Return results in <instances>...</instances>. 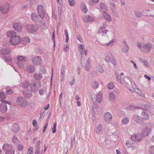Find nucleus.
<instances>
[{"label":"nucleus","mask_w":154,"mask_h":154,"mask_svg":"<svg viewBox=\"0 0 154 154\" xmlns=\"http://www.w3.org/2000/svg\"><path fill=\"white\" fill-rule=\"evenodd\" d=\"M57 123L55 122L53 125V127L52 129V132L53 133H55L56 131Z\"/></svg>","instance_id":"864d4df0"},{"label":"nucleus","mask_w":154,"mask_h":154,"mask_svg":"<svg viewBox=\"0 0 154 154\" xmlns=\"http://www.w3.org/2000/svg\"><path fill=\"white\" fill-rule=\"evenodd\" d=\"M109 97L110 101H114L115 99V96L114 93L112 92L110 93L109 94Z\"/></svg>","instance_id":"f704fd0d"},{"label":"nucleus","mask_w":154,"mask_h":154,"mask_svg":"<svg viewBox=\"0 0 154 154\" xmlns=\"http://www.w3.org/2000/svg\"><path fill=\"white\" fill-rule=\"evenodd\" d=\"M31 19L35 22H38L39 21V18L37 14L34 13H32L31 15Z\"/></svg>","instance_id":"4be33fe9"},{"label":"nucleus","mask_w":154,"mask_h":154,"mask_svg":"<svg viewBox=\"0 0 154 154\" xmlns=\"http://www.w3.org/2000/svg\"><path fill=\"white\" fill-rule=\"evenodd\" d=\"M7 35L10 37V41L13 45H18L21 42L20 37L17 35L16 32L14 31L10 30L7 32Z\"/></svg>","instance_id":"f257e3e1"},{"label":"nucleus","mask_w":154,"mask_h":154,"mask_svg":"<svg viewBox=\"0 0 154 154\" xmlns=\"http://www.w3.org/2000/svg\"><path fill=\"white\" fill-rule=\"evenodd\" d=\"M40 144V141H38L36 144L35 149L36 151L35 152V154H40V148L39 146Z\"/></svg>","instance_id":"a878e982"},{"label":"nucleus","mask_w":154,"mask_h":154,"mask_svg":"<svg viewBox=\"0 0 154 154\" xmlns=\"http://www.w3.org/2000/svg\"><path fill=\"white\" fill-rule=\"evenodd\" d=\"M22 85L23 87L24 88H27L29 87V86L30 85V82L28 81H23L22 83Z\"/></svg>","instance_id":"c9c22d12"},{"label":"nucleus","mask_w":154,"mask_h":154,"mask_svg":"<svg viewBox=\"0 0 154 154\" xmlns=\"http://www.w3.org/2000/svg\"><path fill=\"white\" fill-rule=\"evenodd\" d=\"M26 28L28 32L32 33L33 31H37L39 28V26L37 24L27 25Z\"/></svg>","instance_id":"423d86ee"},{"label":"nucleus","mask_w":154,"mask_h":154,"mask_svg":"<svg viewBox=\"0 0 154 154\" xmlns=\"http://www.w3.org/2000/svg\"><path fill=\"white\" fill-rule=\"evenodd\" d=\"M12 148V146L10 144L8 143L4 144L3 146V149L5 152L11 149Z\"/></svg>","instance_id":"5701e85b"},{"label":"nucleus","mask_w":154,"mask_h":154,"mask_svg":"<svg viewBox=\"0 0 154 154\" xmlns=\"http://www.w3.org/2000/svg\"><path fill=\"white\" fill-rule=\"evenodd\" d=\"M129 121V119L128 118L125 117L123 118L122 120V123L124 125L127 124Z\"/></svg>","instance_id":"58836bf2"},{"label":"nucleus","mask_w":154,"mask_h":154,"mask_svg":"<svg viewBox=\"0 0 154 154\" xmlns=\"http://www.w3.org/2000/svg\"><path fill=\"white\" fill-rule=\"evenodd\" d=\"M14 150L12 148L5 152L6 154H14Z\"/></svg>","instance_id":"680f3d73"},{"label":"nucleus","mask_w":154,"mask_h":154,"mask_svg":"<svg viewBox=\"0 0 154 154\" xmlns=\"http://www.w3.org/2000/svg\"><path fill=\"white\" fill-rule=\"evenodd\" d=\"M1 51L2 54L6 55L10 53V50L9 48H4L2 49Z\"/></svg>","instance_id":"c756f323"},{"label":"nucleus","mask_w":154,"mask_h":154,"mask_svg":"<svg viewBox=\"0 0 154 154\" xmlns=\"http://www.w3.org/2000/svg\"><path fill=\"white\" fill-rule=\"evenodd\" d=\"M143 137L141 134H134L131 136V139L136 142L141 141Z\"/></svg>","instance_id":"0eeeda50"},{"label":"nucleus","mask_w":154,"mask_h":154,"mask_svg":"<svg viewBox=\"0 0 154 154\" xmlns=\"http://www.w3.org/2000/svg\"><path fill=\"white\" fill-rule=\"evenodd\" d=\"M135 109V107L132 105H130L128 106H127L126 108V109L128 110H133Z\"/></svg>","instance_id":"6e6d98bb"},{"label":"nucleus","mask_w":154,"mask_h":154,"mask_svg":"<svg viewBox=\"0 0 154 154\" xmlns=\"http://www.w3.org/2000/svg\"><path fill=\"white\" fill-rule=\"evenodd\" d=\"M32 61L34 65H41L42 63L41 57L38 56H35L33 57Z\"/></svg>","instance_id":"6e6552de"},{"label":"nucleus","mask_w":154,"mask_h":154,"mask_svg":"<svg viewBox=\"0 0 154 154\" xmlns=\"http://www.w3.org/2000/svg\"><path fill=\"white\" fill-rule=\"evenodd\" d=\"M91 85L93 89H97L99 87V83L98 81H92L91 83Z\"/></svg>","instance_id":"cd10ccee"},{"label":"nucleus","mask_w":154,"mask_h":154,"mask_svg":"<svg viewBox=\"0 0 154 154\" xmlns=\"http://www.w3.org/2000/svg\"><path fill=\"white\" fill-rule=\"evenodd\" d=\"M153 126V124L152 122H149L147 124L146 127L143 128L141 131V135L143 137H146L149 134Z\"/></svg>","instance_id":"f03ea898"},{"label":"nucleus","mask_w":154,"mask_h":154,"mask_svg":"<svg viewBox=\"0 0 154 154\" xmlns=\"http://www.w3.org/2000/svg\"><path fill=\"white\" fill-rule=\"evenodd\" d=\"M79 48L80 50V52L81 54L82 55V53L85 49L84 47L82 44H80L79 45Z\"/></svg>","instance_id":"603ef678"},{"label":"nucleus","mask_w":154,"mask_h":154,"mask_svg":"<svg viewBox=\"0 0 154 154\" xmlns=\"http://www.w3.org/2000/svg\"><path fill=\"white\" fill-rule=\"evenodd\" d=\"M57 7L58 13L59 14L61 15V11L62 8V0H61L60 1V2L58 4Z\"/></svg>","instance_id":"2f4dec72"},{"label":"nucleus","mask_w":154,"mask_h":154,"mask_svg":"<svg viewBox=\"0 0 154 154\" xmlns=\"http://www.w3.org/2000/svg\"><path fill=\"white\" fill-rule=\"evenodd\" d=\"M0 97L2 99H5L6 98L5 94L3 92H0Z\"/></svg>","instance_id":"774afa93"},{"label":"nucleus","mask_w":154,"mask_h":154,"mask_svg":"<svg viewBox=\"0 0 154 154\" xmlns=\"http://www.w3.org/2000/svg\"><path fill=\"white\" fill-rule=\"evenodd\" d=\"M10 5L8 3L5 4L3 6H2V12L3 14H6L8 11L10 7Z\"/></svg>","instance_id":"2eb2a0df"},{"label":"nucleus","mask_w":154,"mask_h":154,"mask_svg":"<svg viewBox=\"0 0 154 154\" xmlns=\"http://www.w3.org/2000/svg\"><path fill=\"white\" fill-rule=\"evenodd\" d=\"M12 141L13 142L16 144H18L19 143V141L17 137L14 136L12 138Z\"/></svg>","instance_id":"37998d69"},{"label":"nucleus","mask_w":154,"mask_h":154,"mask_svg":"<svg viewBox=\"0 0 154 154\" xmlns=\"http://www.w3.org/2000/svg\"><path fill=\"white\" fill-rule=\"evenodd\" d=\"M1 102L2 103L0 104V111L2 112L5 113L7 109V105L2 102Z\"/></svg>","instance_id":"dca6fc26"},{"label":"nucleus","mask_w":154,"mask_h":154,"mask_svg":"<svg viewBox=\"0 0 154 154\" xmlns=\"http://www.w3.org/2000/svg\"><path fill=\"white\" fill-rule=\"evenodd\" d=\"M141 117L143 120H147L149 119V116L148 113L146 111H143L141 113Z\"/></svg>","instance_id":"6ab92c4d"},{"label":"nucleus","mask_w":154,"mask_h":154,"mask_svg":"<svg viewBox=\"0 0 154 154\" xmlns=\"http://www.w3.org/2000/svg\"><path fill=\"white\" fill-rule=\"evenodd\" d=\"M34 77L35 80H39L42 78V76L41 74L36 73L34 74Z\"/></svg>","instance_id":"72a5a7b5"},{"label":"nucleus","mask_w":154,"mask_h":154,"mask_svg":"<svg viewBox=\"0 0 154 154\" xmlns=\"http://www.w3.org/2000/svg\"><path fill=\"white\" fill-rule=\"evenodd\" d=\"M65 34L66 35V42L67 43L68 42L69 37V34L67 31V30L66 29H65L64 31Z\"/></svg>","instance_id":"a18cd8bd"},{"label":"nucleus","mask_w":154,"mask_h":154,"mask_svg":"<svg viewBox=\"0 0 154 154\" xmlns=\"http://www.w3.org/2000/svg\"><path fill=\"white\" fill-rule=\"evenodd\" d=\"M115 75L116 76V79L118 82L119 83H121L122 81L121 80V77L119 76V74L117 72H116L115 73Z\"/></svg>","instance_id":"49530a36"},{"label":"nucleus","mask_w":154,"mask_h":154,"mask_svg":"<svg viewBox=\"0 0 154 154\" xmlns=\"http://www.w3.org/2000/svg\"><path fill=\"white\" fill-rule=\"evenodd\" d=\"M82 19L84 22L85 23L93 22L95 20V18L94 17L89 15H87L84 17Z\"/></svg>","instance_id":"f8f14e48"},{"label":"nucleus","mask_w":154,"mask_h":154,"mask_svg":"<svg viewBox=\"0 0 154 154\" xmlns=\"http://www.w3.org/2000/svg\"><path fill=\"white\" fill-rule=\"evenodd\" d=\"M110 61L115 66L116 65V62L114 57L111 56Z\"/></svg>","instance_id":"8fccbe9b"},{"label":"nucleus","mask_w":154,"mask_h":154,"mask_svg":"<svg viewBox=\"0 0 154 154\" xmlns=\"http://www.w3.org/2000/svg\"><path fill=\"white\" fill-rule=\"evenodd\" d=\"M126 146L128 148L132 147L133 143L129 141H128L126 143Z\"/></svg>","instance_id":"5fc2aeb1"},{"label":"nucleus","mask_w":154,"mask_h":154,"mask_svg":"<svg viewBox=\"0 0 154 154\" xmlns=\"http://www.w3.org/2000/svg\"><path fill=\"white\" fill-rule=\"evenodd\" d=\"M112 116L109 112H106L104 115V119L106 122H109L111 121Z\"/></svg>","instance_id":"4468645a"},{"label":"nucleus","mask_w":154,"mask_h":154,"mask_svg":"<svg viewBox=\"0 0 154 154\" xmlns=\"http://www.w3.org/2000/svg\"><path fill=\"white\" fill-rule=\"evenodd\" d=\"M107 31L104 27L100 26L98 32L99 34H100L102 35H103L106 33Z\"/></svg>","instance_id":"bb28decb"},{"label":"nucleus","mask_w":154,"mask_h":154,"mask_svg":"<svg viewBox=\"0 0 154 154\" xmlns=\"http://www.w3.org/2000/svg\"><path fill=\"white\" fill-rule=\"evenodd\" d=\"M17 64L20 68H23L24 67V65L22 62L18 61L17 62Z\"/></svg>","instance_id":"4d7b16f0"},{"label":"nucleus","mask_w":154,"mask_h":154,"mask_svg":"<svg viewBox=\"0 0 154 154\" xmlns=\"http://www.w3.org/2000/svg\"><path fill=\"white\" fill-rule=\"evenodd\" d=\"M11 129L15 133H17L20 130L19 125L16 123L13 124L11 127Z\"/></svg>","instance_id":"aec40b11"},{"label":"nucleus","mask_w":154,"mask_h":154,"mask_svg":"<svg viewBox=\"0 0 154 154\" xmlns=\"http://www.w3.org/2000/svg\"><path fill=\"white\" fill-rule=\"evenodd\" d=\"M21 43L24 45H26L30 42V39L28 37H26L21 40Z\"/></svg>","instance_id":"c85d7f7f"},{"label":"nucleus","mask_w":154,"mask_h":154,"mask_svg":"<svg viewBox=\"0 0 154 154\" xmlns=\"http://www.w3.org/2000/svg\"><path fill=\"white\" fill-rule=\"evenodd\" d=\"M32 125L35 128V129L33 130V131L35 132V131L38 128L37 125V123L35 119H34L33 120Z\"/></svg>","instance_id":"4c0bfd02"},{"label":"nucleus","mask_w":154,"mask_h":154,"mask_svg":"<svg viewBox=\"0 0 154 154\" xmlns=\"http://www.w3.org/2000/svg\"><path fill=\"white\" fill-rule=\"evenodd\" d=\"M114 87V85L113 84L112 82L109 83L107 86L108 88L109 89H113Z\"/></svg>","instance_id":"bf43d9fd"},{"label":"nucleus","mask_w":154,"mask_h":154,"mask_svg":"<svg viewBox=\"0 0 154 154\" xmlns=\"http://www.w3.org/2000/svg\"><path fill=\"white\" fill-rule=\"evenodd\" d=\"M68 2L69 5L71 6H73L75 4V0H69Z\"/></svg>","instance_id":"09e8293b"},{"label":"nucleus","mask_w":154,"mask_h":154,"mask_svg":"<svg viewBox=\"0 0 154 154\" xmlns=\"http://www.w3.org/2000/svg\"><path fill=\"white\" fill-rule=\"evenodd\" d=\"M33 148L32 147H30L29 149L27 154H32L33 153Z\"/></svg>","instance_id":"338daca9"},{"label":"nucleus","mask_w":154,"mask_h":154,"mask_svg":"<svg viewBox=\"0 0 154 154\" xmlns=\"http://www.w3.org/2000/svg\"><path fill=\"white\" fill-rule=\"evenodd\" d=\"M148 151L151 154H154V146H150L149 148Z\"/></svg>","instance_id":"ea45409f"},{"label":"nucleus","mask_w":154,"mask_h":154,"mask_svg":"<svg viewBox=\"0 0 154 154\" xmlns=\"http://www.w3.org/2000/svg\"><path fill=\"white\" fill-rule=\"evenodd\" d=\"M39 25L43 29H45L47 28V26L45 25V23L42 21H40Z\"/></svg>","instance_id":"79ce46f5"},{"label":"nucleus","mask_w":154,"mask_h":154,"mask_svg":"<svg viewBox=\"0 0 154 154\" xmlns=\"http://www.w3.org/2000/svg\"><path fill=\"white\" fill-rule=\"evenodd\" d=\"M13 26L14 30L17 32H21L22 30V26L19 23L14 22L13 24Z\"/></svg>","instance_id":"9b49d317"},{"label":"nucleus","mask_w":154,"mask_h":154,"mask_svg":"<svg viewBox=\"0 0 154 154\" xmlns=\"http://www.w3.org/2000/svg\"><path fill=\"white\" fill-rule=\"evenodd\" d=\"M65 65H62L61 67L60 73L61 75H64L65 74Z\"/></svg>","instance_id":"3c124183"},{"label":"nucleus","mask_w":154,"mask_h":154,"mask_svg":"<svg viewBox=\"0 0 154 154\" xmlns=\"http://www.w3.org/2000/svg\"><path fill=\"white\" fill-rule=\"evenodd\" d=\"M121 51L123 52L126 53L128 52L129 49V46L127 44V42L123 41L122 42V45L121 46Z\"/></svg>","instance_id":"9d476101"},{"label":"nucleus","mask_w":154,"mask_h":154,"mask_svg":"<svg viewBox=\"0 0 154 154\" xmlns=\"http://www.w3.org/2000/svg\"><path fill=\"white\" fill-rule=\"evenodd\" d=\"M37 10L39 16L42 19H43L45 15L46 11L44 7L42 5H39L37 6Z\"/></svg>","instance_id":"20e7f679"},{"label":"nucleus","mask_w":154,"mask_h":154,"mask_svg":"<svg viewBox=\"0 0 154 154\" xmlns=\"http://www.w3.org/2000/svg\"><path fill=\"white\" fill-rule=\"evenodd\" d=\"M151 45L150 44H146L144 45V47L149 50L151 48Z\"/></svg>","instance_id":"13d9d810"},{"label":"nucleus","mask_w":154,"mask_h":154,"mask_svg":"<svg viewBox=\"0 0 154 154\" xmlns=\"http://www.w3.org/2000/svg\"><path fill=\"white\" fill-rule=\"evenodd\" d=\"M134 13L135 15L138 17H140L142 16L141 13L138 11L135 10Z\"/></svg>","instance_id":"c03bdc74"},{"label":"nucleus","mask_w":154,"mask_h":154,"mask_svg":"<svg viewBox=\"0 0 154 154\" xmlns=\"http://www.w3.org/2000/svg\"><path fill=\"white\" fill-rule=\"evenodd\" d=\"M17 58L19 61L21 62H24L27 60L26 57L24 56L19 55L17 57Z\"/></svg>","instance_id":"473e14b6"},{"label":"nucleus","mask_w":154,"mask_h":154,"mask_svg":"<svg viewBox=\"0 0 154 154\" xmlns=\"http://www.w3.org/2000/svg\"><path fill=\"white\" fill-rule=\"evenodd\" d=\"M104 14H103V17L106 20L108 21H111L112 19L109 15L106 13V12H104Z\"/></svg>","instance_id":"e433bc0d"},{"label":"nucleus","mask_w":154,"mask_h":154,"mask_svg":"<svg viewBox=\"0 0 154 154\" xmlns=\"http://www.w3.org/2000/svg\"><path fill=\"white\" fill-rule=\"evenodd\" d=\"M80 8L82 11L85 13H87L88 11L87 6L84 2H82L80 3Z\"/></svg>","instance_id":"b1692460"},{"label":"nucleus","mask_w":154,"mask_h":154,"mask_svg":"<svg viewBox=\"0 0 154 154\" xmlns=\"http://www.w3.org/2000/svg\"><path fill=\"white\" fill-rule=\"evenodd\" d=\"M111 10L113 13L116 17H119V16L117 12L116 11V10L113 8H111Z\"/></svg>","instance_id":"de8ad7c7"},{"label":"nucleus","mask_w":154,"mask_h":154,"mask_svg":"<svg viewBox=\"0 0 154 154\" xmlns=\"http://www.w3.org/2000/svg\"><path fill=\"white\" fill-rule=\"evenodd\" d=\"M114 43L115 42H114L113 40H112L106 44V45L107 46H111L114 45Z\"/></svg>","instance_id":"052dcab7"},{"label":"nucleus","mask_w":154,"mask_h":154,"mask_svg":"<svg viewBox=\"0 0 154 154\" xmlns=\"http://www.w3.org/2000/svg\"><path fill=\"white\" fill-rule=\"evenodd\" d=\"M99 6L101 10L104 12L107 11V7L106 5L103 3H101L99 4Z\"/></svg>","instance_id":"7c9ffc66"},{"label":"nucleus","mask_w":154,"mask_h":154,"mask_svg":"<svg viewBox=\"0 0 154 154\" xmlns=\"http://www.w3.org/2000/svg\"><path fill=\"white\" fill-rule=\"evenodd\" d=\"M133 119L134 121L137 123L142 125L143 124L144 121L141 117L137 115H134L133 116Z\"/></svg>","instance_id":"1a4fd4ad"},{"label":"nucleus","mask_w":154,"mask_h":154,"mask_svg":"<svg viewBox=\"0 0 154 154\" xmlns=\"http://www.w3.org/2000/svg\"><path fill=\"white\" fill-rule=\"evenodd\" d=\"M97 70L99 72L101 73L103 72L104 71V70L103 69L102 67L100 65H99L98 67L97 68Z\"/></svg>","instance_id":"0e129e2a"},{"label":"nucleus","mask_w":154,"mask_h":154,"mask_svg":"<svg viewBox=\"0 0 154 154\" xmlns=\"http://www.w3.org/2000/svg\"><path fill=\"white\" fill-rule=\"evenodd\" d=\"M23 94L24 96L27 98H30L32 95L31 91L28 89L24 90L23 91Z\"/></svg>","instance_id":"a211bd4d"},{"label":"nucleus","mask_w":154,"mask_h":154,"mask_svg":"<svg viewBox=\"0 0 154 154\" xmlns=\"http://www.w3.org/2000/svg\"><path fill=\"white\" fill-rule=\"evenodd\" d=\"M103 94L101 92H99L96 94V100L98 103H100L102 101Z\"/></svg>","instance_id":"412c9836"},{"label":"nucleus","mask_w":154,"mask_h":154,"mask_svg":"<svg viewBox=\"0 0 154 154\" xmlns=\"http://www.w3.org/2000/svg\"><path fill=\"white\" fill-rule=\"evenodd\" d=\"M25 69L27 72L32 73L35 71V67L33 65H29L25 67Z\"/></svg>","instance_id":"ddd939ff"},{"label":"nucleus","mask_w":154,"mask_h":154,"mask_svg":"<svg viewBox=\"0 0 154 154\" xmlns=\"http://www.w3.org/2000/svg\"><path fill=\"white\" fill-rule=\"evenodd\" d=\"M103 129V127L101 124L98 125L95 129L96 132L97 134H100L102 132Z\"/></svg>","instance_id":"393cba45"},{"label":"nucleus","mask_w":154,"mask_h":154,"mask_svg":"<svg viewBox=\"0 0 154 154\" xmlns=\"http://www.w3.org/2000/svg\"><path fill=\"white\" fill-rule=\"evenodd\" d=\"M16 103L17 105L22 107H26L28 105L27 100L23 97L19 96L17 97Z\"/></svg>","instance_id":"7ed1b4c3"},{"label":"nucleus","mask_w":154,"mask_h":154,"mask_svg":"<svg viewBox=\"0 0 154 154\" xmlns=\"http://www.w3.org/2000/svg\"><path fill=\"white\" fill-rule=\"evenodd\" d=\"M41 86V82L39 81L32 82L30 84V88L32 91L35 92L38 91Z\"/></svg>","instance_id":"39448f33"},{"label":"nucleus","mask_w":154,"mask_h":154,"mask_svg":"<svg viewBox=\"0 0 154 154\" xmlns=\"http://www.w3.org/2000/svg\"><path fill=\"white\" fill-rule=\"evenodd\" d=\"M5 60L6 62H10L12 60V59L10 57L8 56V57H6L5 58Z\"/></svg>","instance_id":"69168bd1"},{"label":"nucleus","mask_w":154,"mask_h":154,"mask_svg":"<svg viewBox=\"0 0 154 154\" xmlns=\"http://www.w3.org/2000/svg\"><path fill=\"white\" fill-rule=\"evenodd\" d=\"M76 38L80 42L82 43L83 39L79 35H78L76 36Z\"/></svg>","instance_id":"e2e57ef3"},{"label":"nucleus","mask_w":154,"mask_h":154,"mask_svg":"<svg viewBox=\"0 0 154 154\" xmlns=\"http://www.w3.org/2000/svg\"><path fill=\"white\" fill-rule=\"evenodd\" d=\"M91 60L90 59H88L87 61V62L86 65V69L87 71H89L90 69V63Z\"/></svg>","instance_id":"a19ab883"},{"label":"nucleus","mask_w":154,"mask_h":154,"mask_svg":"<svg viewBox=\"0 0 154 154\" xmlns=\"http://www.w3.org/2000/svg\"><path fill=\"white\" fill-rule=\"evenodd\" d=\"M123 80L125 84V86L128 87V88L130 91H132L131 89L130 88V87L129 85V83L131 84V80L128 77H125L123 78Z\"/></svg>","instance_id":"f3484780"}]
</instances>
